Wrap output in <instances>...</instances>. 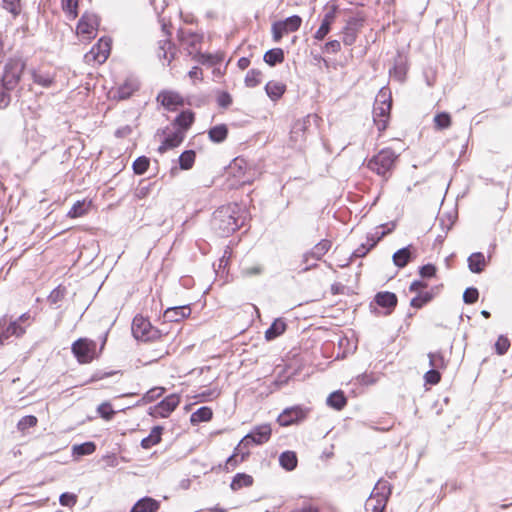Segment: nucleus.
Listing matches in <instances>:
<instances>
[{
    "label": "nucleus",
    "instance_id": "nucleus-24",
    "mask_svg": "<svg viewBox=\"0 0 512 512\" xmlns=\"http://www.w3.org/2000/svg\"><path fill=\"white\" fill-rule=\"evenodd\" d=\"M160 504L151 497H144L138 500L132 507L130 512H157Z\"/></svg>",
    "mask_w": 512,
    "mask_h": 512
},
{
    "label": "nucleus",
    "instance_id": "nucleus-12",
    "mask_svg": "<svg viewBox=\"0 0 512 512\" xmlns=\"http://www.w3.org/2000/svg\"><path fill=\"white\" fill-rule=\"evenodd\" d=\"M179 403V396L177 394H170L154 406L150 414L162 418L168 417L176 409Z\"/></svg>",
    "mask_w": 512,
    "mask_h": 512
},
{
    "label": "nucleus",
    "instance_id": "nucleus-13",
    "mask_svg": "<svg viewBox=\"0 0 512 512\" xmlns=\"http://www.w3.org/2000/svg\"><path fill=\"white\" fill-rule=\"evenodd\" d=\"M271 427L268 424L255 427L249 434H247L240 443L249 444L254 443L257 445L268 442L271 437Z\"/></svg>",
    "mask_w": 512,
    "mask_h": 512
},
{
    "label": "nucleus",
    "instance_id": "nucleus-32",
    "mask_svg": "<svg viewBox=\"0 0 512 512\" xmlns=\"http://www.w3.org/2000/svg\"><path fill=\"white\" fill-rule=\"evenodd\" d=\"M253 484V477L245 473H237L230 484L233 491H238L244 487H250Z\"/></svg>",
    "mask_w": 512,
    "mask_h": 512
},
{
    "label": "nucleus",
    "instance_id": "nucleus-11",
    "mask_svg": "<svg viewBox=\"0 0 512 512\" xmlns=\"http://www.w3.org/2000/svg\"><path fill=\"white\" fill-rule=\"evenodd\" d=\"M331 242L327 239H323L318 242L310 251L306 252L303 255V263L306 266L302 269L303 272H307L308 270L315 268L317 266L316 263L308 264L309 259L313 258L315 261H319L322 257L330 250Z\"/></svg>",
    "mask_w": 512,
    "mask_h": 512
},
{
    "label": "nucleus",
    "instance_id": "nucleus-17",
    "mask_svg": "<svg viewBox=\"0 0 512 512\" xmlns=\"http://www.w3.org/2000/svg\"><path fill=\"white\" fill-rule=\"evenodd\" d=\"M111 49V39L110 38H101L99 41L92 47V49L89 52V55L92 56V58L98 62L99 64L104 63L109 54Z\"/></svg>",
    "mask_w": 512,
    "mask_h": 512
},
{
    "label": "nucleus",
    "instance_id": "nucleus-9",
    "mask_svg": "<svg viewBox=\"0 0 512 512\" xmlns=\"http://www.w3.org/2000/svg\"><path fill=\"white\" fill-rule=\"evenodd\" d=\"M132 334L137 340L152 341L160 337V333L142 316H135L132 322Z\"/></svg>",
    "mask_w": 512,
    "mask_h": 512
},
{
    "label": "nucleus",
    "instance_id": "nucleus-47",
    "mask_svg": "<svg viewBox=\"0 0 512 512\" xmlns=\"http://www.w3.org/2000/svg\"><path fill=\"white\" fill-rule=\"evenodd\" d=\"M213 416V412L209 407H200L196 412L192 414V421L205 422L209 421Z\"/></svg>",
    "mask_w": 512,
    "mask_h": 512
},
{
    "label": "nucleus",
    "instance_id": "nucleus-53",
    "mask_svg": "<svg viewBox=\"0 0 512 512\" xmlns=\"http://www.w3.org/2000/svg\"><path fill=\"white\" fill-rule=\"evenodd\" d=\"M510 347V341L507 337L501 335L495 343V350L497 354L504 355Z\"/></svg>",
    "mask_w": 512,
    "mask_h": 512
},
{
    "label": "nucleus",
    "instance_id": "nucleus-41",
    "mask_svg": "<svg viewBox=\"0 0 512 512\" xmlns=\"http://www.w3.org/2000/svg\"><path fill=\"white\" fill-rule=\"evenodd\" d=\"M195 151L193 150H186L179 156V165L180 168L183 170H188L192 168L194 162H195Z\"/></svg>",
    "mask_w": 512,
    "mask_h": 512
},
{
    "label": "nucleus",
    "instance_id": "nucleus-60",
    "mask_svg": "<svg viewBox=\"0 0 512 512\" xmlns=\"http://www.w3.org/2000/svg\"><path fill=\"white\" fill-rule=\"evenodd\" d=\"M217 103L222 108H228L232 104V97L228 92H220L217 96Z\"/></svg>",
    "mask_w": 512,
    "mask_h": 512
},
{
    "label": "nucleus",
    "instance_id": "nucleus-14",
    "mask_svg": "<svg viewBox=\"0 0 512 512\" xmlns=\"http://www.w3.org/2000/svg\"><path fill=\"white\" fill-rule=\"evenodd\" d=\"M33 82L43 88H49L54 84L56 73L53 69L39 67L31 71Z\"/></svg>",
    "mask_w": 512,
    "mask_h": 512
},
{
    "label": "nucleus",
    "instance_id": "nucleus-56",
    "mask_svg": "<svg viewBox=\"0 0 512 512\" xmlns=\"http://www.w3.org/2000/svg\"><path fill=\"white\" fill-rule=\"evenodd\" d=\"M164 389L162 387H155L146 392L143 400L147 403L152 402L162 396Z\"/></svg>",
    "mask_w": 512,
    "mask_h": 512
},
{
    "label": "nucleus",
    "instance_id": "nucleus-52",
    "mask_svg": "<svg viewBox=\"0 0 512 512\" xmlns=\"http://www.w3.org/2000/svg\"><path fill=\"white\" fill-rule=\"evenodd\" d=\"M97 412L105 420H111L115 414L114 410L112 409L111 404L108 402H104V403L100 404L97 408Z\"/></svg>",
    "mask_w": 512,
    "mask_h": 512
},
{
    "label": "nucleus",
    "instance_id": "nucleus-25",
    "mask_svg": "<svg viewBox=\"0 0 512 512\" xmlns=\"http://www.w3.org/2000/svg\"><path fill=\"white\" fill-rule=\"evenodd\" d=\"M309 124V117L302 118L294 122L291 129V140L294 143H298L304 140L305 131Z\"/></svg>",
    "mask_w": 512,
    "mask_h": 512
},
{
    "label": "nucleus",
    "instance_id": "nucleus-29",
    "mask_svg": "<svg viewBox=\"0 0 512 512\" xmlns=\"http://www.w3.org/2000/svg\"><path fill=\"white\" fill-rule=\"evenodd\" d=\"M279 464L286 471H293L298 464L296 453L293 451L282 452L279 456Z\"/></svg>",
    "mask_w": 512,
    "mask_h": 512
},
{
    "label": "nucleus",
    "instance_id": "nucleus-50",
    "mask_svg": "<svg viewBox=\"0 0 512 512\" xmlns=\"http://www.w3.org/2000/svg\"><path fill=\"white\" fill-rule=\"evenodd\" d=\"M37 422H38V420L35 416L27 415V416L22 417L19 420V422L17 424V428L20 431H25L28 428L34 427L37 424Z\"/></svg>",
    "mask_w": 512,
    "mask_h": 512
},
{
    "label": "nucleus",
    "instance_id": "nucleus-33",
    "mask_svg": "<svg viewBox=\"0 0 512 512\" xmlns=\"http://www.w3.org/2000/svg\"><path fill=\"white\" fill-rule=\"evenodd\" d=\"M228 136V128L225 124H219L209 129L208 137L214 143H222Z\"/></svg>",
    "mask_w": 512,
    "mask_h": 512
},
{
    "label": "nucleus",
    "instance_id": "nucleus-10",
    "mask_svg": "<svg viewBox=\"0 0 512 512\" xmlns=\"http://www.w3.org/2000/svg\"><path fill=\"white\" fill-rule=\"evenodd\" d=\"M308 412V408L300 405L288 407L278 416L277 421L280 426H289L305 419Z\"/></svg>",
    "mask_w": 512,
    "mask_h": 512
},
{
    "label": "nucleus",
    "instance_id": "nucleus-21",
    "mask_svg": "<svg viewBox=\"0 0 512 512\" xmlns=\"http://www.w3.org/2000/svg\"><path fill=\"white\" fill-rule=\"evenodd\" d=\"M185 133L181 129L167 135L163 140L162 144L159 146L158 151L160 153H164L169 149H173L178 147L184 140Z\"/></svg>",
    "mask_w": 512,
    "mask_h": 512
},
{
    "label": "nucleus",
    "instance_id": "nucleus-30",
    "mask_svg": "<svg viewBox=\"0 0 512 512\" xmlns=\"http://www.w3.org/2000/svg\"><path fill=\"white\" fill-rule=\"evenodd\" d=\"M286 323L282 319H275L271 326L265 331V338L268 341L274 340L286 330Z\"/></svg>",
    "mask_w": 512,
    "mask_h": 512
},
{
    "label": "nucleus",
    "instance_id": "nucleus-16",
    "mask_svg": "<svg viewBox=\"0 0 512 512\" xmlns=\"http://www.w3.org/2000/svg\"><path fill=\"white\" fill-rule=\"evenodd\" d=\"M157 101L170 111H174L177 107L184 105L182 96L174 91H161L157 96Z\"/></svg>",
    "mask_w": 512,
    "mask_h": 512
},
{
    "label": "nucleus",
    "instance_id": "nucleus-23",
    "mask_svg": "<svg viewBox=\"0 0 512 512\" xmlns=\"http://www.w3.org/2000/svg\"><path fill=\"white\" fill-rule=\"evenodd\" d=\"M190 313L191 309L189 306L171 307L165 310L164 318L169 322H178L188 317Z\"/></svg>",
    "mask_w": 512,
    "mask_h": 512
},
{
    "label": "nucleus",
    "instance_id": "nucleus-48",
    "mask_svg": "<svg viewBox=\"0 0 512 512\" xmlns=\"http://www.w3.org/2000/svg\"><path fill=\"white\" fill-rule=\"evenodd\" d=\"M272 37L274 42H279L284 34L289 33L282 21H276L271 27Z\"/></svg>",
    "mask_w": 512,
    "mask_h": 512
},
{
    "label": "nucleus",
    "instance_id": "nucleus-58",
    "mask_svg": "<svg viewBox=\"0 0 512 512\" xmlns=\"http://www.w3.org/2000/svg\"><path fill=\"white\" fill-rule=\"evenodd\" d=\"M441 375L438 371V369L431 368L429 371L425 374V381L429 384L435 385L440 382Z\"/></svg>",
    "mask_w": 512,
    "mask_h": 512
},
{
    "label": "nucleus",
    "instance_id": "nucleus-19",
    "mask_svg": "<svg viewBox=\"0 0 512 512\" xmlns=\"http://www.w3.org/2000/svg\"><path fill=\"white\" fill-rule=\"evenodd\" d=\"M412 249V245H408L397 250L392 256L394 265L397 266L398 268H404L405 266H407L408 263L411 262L416 257Z\"/></svg>",
    "mask_w": 512,
    "mask_h": 512
},
{
    "label": "nucleus",
    "instance_id": "nucleus-28",
    "mask_svg": "<svg viewBox=\"0 0 512 512\" xmlns=\"http://www.w3.org/2000/svg\"><path fill=\"white\" fill-rule=\"evenodd\" d=\"M136 90H138V83L134 80H127L117 89L114 98L120 100L128 99Z\"/></svg>",
    "mask_w": 512,
    "mask_h": 512
},
{
    "label": "nucleus",
    "instance_id": "nucleus-6",
    "mask_svg": "<svg viewBox=\"0 0 512 512\" xmlns=\"http://www.w3.org/2000/svg\"><path fill=\"white\" fill-rule=\"evenodd\" d=\"M366 18V14L362 11H358L355 15L348 18L342 29L344 45L352 46L356 42L359 32L364 27Z\"/></svg>",
    "mask_w": 512,
    "mask_h": 512
},
{
    "label": "nucleus",
    "instance_id": "nucleus-18",
    "mask_svg": "<svg viewBox=\"0 0 512 512\" xmlns=\"http://www.w3.org/2000/svg\"><path fill=\"white\" fill-rule=\"evenodd\" d=\"M375 303L383 308H386V315L391 314L397 305V296L395 293L389 291L378 292L374 297Z\"/></svg>",
    "mask_w": 512,
    "mask_h": 512
},
{
    "label": "nucleus",
    "instance_id": "nucleus-38",
    "mask_svg": "<svg viewBox=\"0 0 512 512\" xmlns=\"http://www.w3.org/2000/svg\"><path fill=\"white\" fill-rule=\"evenodd\" d=\"M390 75L399 82H403L406 77L407 67L402 57H399V61L396 62L394 67L390 69Z\"/></svg>",
    "mask_w": 512,
    "mask_h": 512
},
{
    "label": "nucleus",
    "instance_id": "nucleus-63",
    "mask_svg": "<svg viewBox=\"0 0 512 512\" xmlns=\"http://www.w3.org/2000/svg\"><path fill=\"white\" fill-rule=\"evenodd\" d=\"M386 234L387 232L385 231H382L380 233L376 232L375 234H369L367 236V241L369 242L370 247H375L376 244L381 240V238H383Z\"/></svg>",
    "mask_w": 512,
    "mask_h": 512
},
{
    "label": "nucleus",
    "instance_id": "nucleus-44",
    "mask_svg": "<svg viewBox=\"0 0 512 512\" xmlns=\"http://www.w3.org/2000/svg\"><path fill=\"white\" fill-rule=\"evenodd\" d=\"M149 165V158L146 156H140L134 160L132 168L136 175H142L148 170Z\"/></svg>",
    "mask_w": 512,
    "mask_h": 512
},
{
    "label": "nucleus",
    "instance_id": "nucleus-51",
    "mask_svg": "<svg viewBox=\"0 0 512 512\" xmlns=\"http://www.w3.org/2000/svg\"><path fill=\"white\" fill-rule=\"evenodd\" d=\"M63 10L72 18L77 16L78 0H63Z\"/></svg>",
    "mask_w": 512,
    "mask_h": 512
},
{
    "label": "nucleus",
    "instance_id": "nucleus-3",
    "mask_svg": "<svg viewBox=\"0 0 512 512\" xmlns=\"http://www.w3.org/2000/svg\"><path fill=\"white\" fill-rule=\"evenodd\" d=\"M390 494L391 485L389 482L382 479L379 480L365 502V512H383Z\"/></svg>",
    "mask_w": 512,
    "mask_h": 512
},
{
    "label": "nucleus",
    "instance_id": "nucleus-59",
    "mask_svg": "<svg viewBox=\"0 0 512 512\" xmlns=\"http://www.w3.org/2000/svg\"><path fill=\"white\" fill-rule=\"evenodd\" d=\"M436 267L433 264H426L420 267L419 274L422 278H432L436 275Z\"/></svg>",
    "mask_w": 512,
    "mask_h": 512
},
{
    "label": "nucleus",
    "instance_id": "nucleus-7",
    "mask_svg": "<svg viewBox=\"0 0 512 512\" xmlns=\"http://www.w3.org/2000/svg\"><path fill=\"white\" fill-rule=\"evenodd\" d=\"M381 99L380 104L374 106L373 109V121L377 126V129L382 132L386 129L390 109H391V98L390 94H387L385 91H381L377 97V101Z\"/></svg>",
    "mask_w": 512,
    "mask_h": 512
},
{
    "label": "nucleus",
    "instance_id": "nucleus-26",
    "mask_svg": "<svg viewBox=\"0 0 512 512\" xmlns=\"http://www.w3.org/2000/svg\"><path fill=\"white\" fill-rule=\"evenodd\" d=\"M265 91H266L267 96L272 101H277L285 93L286 85L284 83H282V82H279V81H269L265 85Z\"/></svg>",
    "mask_w": 512,
    "mask_h": 512
},
{
    "label": "nucleus",
    "instance_id": "nucleus-22",
    "mask_svg": "<svg viewBox=\"0 0 512 512\" xmlns=\"http://www.w3.org/2000/svg\"><path fill=\"white\" fill-rule=\"evenodd\" d=\"M158 44H159V46H158L157 55H158L159 59L166 60L167 65H169L175 57V53H176L175 46L171 43V41L168 38L165 40H160L158 42Z\"/></svg>",
    "mask_w": 512,
    "mask_h": 512
},
{
    "label": "nucleus",
    "instance_id": "nucleus-40",
    "mask_svg": "<svg viewBox=\"0 0 512 512\" xmlns=\"http://www.w3.org/2000/svg\"><path fill=\"white\" fill-rule=\"evenodd\" d=\"M96 450V445L94 442H85L82 444L74 445L72 448L73 455L77 456H85L94 453Z\"/></svg>",
    "mask_w": 512,
    "mask_h": 512
},
{
    "label": "nucleus",
    "instance_id": "nucleus-34",
    "mask_svg": "<svg viewBox=\"0 0 512 512\" xmlns=\"http://www.w3.org/2000/svg\"><path fill=\"white\" fill-rule=\"evenodd\" d=\"M284 58V51L281 48L270 49L264 54L263 57L265 63L271 67L282 63L284 61Z\"/></svg>",
    "mask_w": 512,
    "mask_h": 512
},
{
    "label": "nucleus",
    "instance_id": "nucleus-37",
    "mask_svg": "<svg viewBox=\"0 0 512 512\" xmlns=\"http://www.w3.org/2000/svg\"><path fill=\"white\" fill-rule=\"evenodd\" d=\"M326 402L330 407L342 410L347 404V399L342 391H335L328 396Z\"/></svg>",
    "mask_w": 512,
    "mask_h": 512
},
{
    "label": "nucleus",
    "instance_id": "nucleus-35",
    "mask_svg": "<svg viewBox=\"0 0 512 512\" xmlns=\"http://www.w3.org/2000/svg\"><path fill=\"white\" fill-rule=\"evenodd\" d=\"M22 0H0V6L3 10L11 14L16 19L22 12Z\"/></svg>",
    "mask_w": 512,
    "mask_h": 512
},
{
    "label": "nucleus",
    "instance_id": "nucleus-8",
    "mask_svg": "<svg viewBox=\"0 0 512 512\" xmlns=\"http://www.w3.org/2000/svg\"><path fill=\"white\" fill-rule=\"evenodd\" d=\"M72 353L79 363H90L97 357L96 342L88 338H79L71 347Z\"/></svg>",
    "mask_w": 512,
    "mask_h": 512
},
{
    "label": "nucleus",
    "instance_id": "nucleus-5",
    "mask_svg": "<svg viewBox=\"0 0 512 512\" xmlns=\"http://www.w3.org/2000/svg\"><path fill=\"white\" fill-rule=\"evenodd\" d=\"M178 40L181 46L187 50L189 55H197L198 61L205 63L210 60L211 56L200 54V47L203 36L190 29H180L178 31Z\"/></svg>",
    "mask_w": 512,
    "mask_h": 512
},
{
    "label": "nucleus",
    "instance_id": "nucleus-55",
    "mask_svg": "<svg viewBox=\"0 0 512 512\" xmlns=\"http://www.w3.org/2000/svg\"><path fill=\"white\" fill-rule=\"evenodd\" d=\"M479 292L474 287L467 288L463 293V301L466 304H473L478 300Z\"/></svg>",
    "mask_w": 512,
    "mask_h": 512
},
{
    "label": "nucleus",
    "instance_id": "nucleus-45",
    "mask_svg": "<svg viewBox=\"0 0 512 512\" xmlns=\"http://www.w3.org/2000/svg\"><path fill=\"white\" fill-rule=\"evenodd\" d=\"M429 364L434 369H443L446 367V361L441 352H430L428 354Z\"/></svg>",
    "mask_w": 512,
    "mask_h": 512
},
{
    "label": "nucleus",
    "instance_id": "nucleus-64",
    "mask_svg": "<svg viewBox=\"0 0 512 512\" xmlns=\"http://www.w3.org/2000/svg\"><path fill=\"white\" fill-rule=\"evenodd\" d=\"M386 234L387 232L385 231H382L380 233L376 232L375 234H369L367 236V241L369 242L370 247H375L376 244L381 240V238H383Z\"/></svg>",
    "mask_w": 512,
    "mask_h": 512
},
{
    "label": "nucleus",
    "instance_id": "nucleus-46",
    "mask_svg": "<svg viewBox=\"0 0 512 512\" xmlns=\"http://www.w3.org/2000/svg\"><path fill=\"white\" fill-rule=\"evenodd\" d=\"M435 127L439 130L447 129L451 125V116L446 112H441L434 117Z\"/></svg>",
    "mask_w": 512,
    "mask_h": 512
},
{
    "label": "nucleus",
    "instance_id": "nucleus-27",
    "mask_svg": "<svg viewBox=\"0 0 512 512\" xmlns=\"http://www.w3.org/2000/svg\"><path fill=\"white\" fill-rule=\"evenodd\" d=\"M162 432L163 427L154 426L150 434L141 440V447L143 449H150L151 447L159 444L161 442Z\"/></svg>",
    "mask_w": 512,
    "mask_h": 512
},
{
    "label": "nucleus",
    "instance_id": "nucleus-57",
    "mask_svg": "<svg viewBox=\"0 0 512 512\" xmlns=\"http://www.w3.org/2000/svg\"><path fill=\"white\" fill-rule=\"evenodd\" d=\"M59 502L62 506L71 507L76 504L77 496L75 494L65 492L60 495Z\"/></svg>",
    "mask_w": 512,
    "mask_h": 512
},
{
    "label": "nucleus",
    "instance_id": "nucleus-54",
    "mask_svg": "<svg viewBox=\"0 0 512 512\" xmlns=\"http://www.w3.org/2000/svg\"><path fill=\"white\" fill-rule=\"evenodd\" d=\"M65 293H66V289L62 286H58L54 290L51 291V293L48 296V300L52 304H57L64 298Z\"/></svg>",
    "mask_w": 512,
    "mask_h": 512
},
{
    "label": "nucleus",
    "instance_id": "nucleus-49",
    "mask_svg": "<svg viewBox=\"0 0 512 512\" xmlns=\"http://www.w3.org/2000/svg\"><path fill=\"white\" fill-rule=\"evenodd\" d=\"M282 22L284 23L288 32H295L300 28L302 19L298 15H293L286 18L285 20H282Z\"/></svg>",
    "mask_w": 512,
    "mask_h": 512
},
{
    "label": "nucleus",
    "instance_id": "nucleus-31",
    "mask_svg": "<svg viewBox=\"0 0 512 512\" xmlns=\"http://www.w3.org/2000/svg\"><path fill=\"white\" fill-rule=\"evenodd\" d=\"M485 264V257L481 252L473 253L468 257V267L473 273H481Z\"/></svg>",
    "mask_w": 512,
    "mask_h": 512
},
{
    "label": "nucleus",
    "instance_id": "nucleus-39",
    "mask_svg": "<svg viewBox=\"0 0 512 512\" xmlns=\"http://www.w3.org/2000/svg\"><path fill=\"white\" fill-rule=\"evenodd\" d=\"M194 122V113L191 111L181 112L175 119V123L184 130H187Z\"/></svg>",
    "mask_w": 512,
    "mask_h": 512
},
{
    "label": "nucleus",
    "instance_id": "nucleus-20",
    "mask_svg": "<svg viewBox=\"0 0 512 512\" xmlns=\"http://www.w3.org/2000/svg\"><path fill=\"white\" fill-rule=\"evenodd\" d=\"M336 17V6H333L332 10L327 12L321 22L320 27L314 34V38L318 41L323 40L331 30V25Z\"/></svg>",
    "mask_w": 512,
    "mask_h": 512
},
{
    "label": "nucleus",
    "instance_id": "nucleus-43",
    "mask_svg": "<svg viewBox=\"0 0 512 512\" xmlns=\"http://www.w3.org/2000/svg\"><path fill=\"white\" fill-rule=\"evenodd\" d=\"M433 299V294L430 291L419 293L417 296L411 299L410 305L413 308H422L424 305L429 303Z\"/></svg>",
    "mask_w": 512,
    "mask_h": 512
},
{
    "label": "nucleus",
    "instance_id": "nucleus-15",
    "mask_svg": "<svg viewBox=\"0 0 512 512\" xmlns=\"http://www.w3.org/2000/svg\"><path fill=\"white\" fill-rule=\"evenodd\" d=\"M99 25L98 17L94 14H84L78 22L77 32L91 38Z\"/></svg>",
    "mask_w": 512,
    "mask_h": 512
},
{
    "label": "nucleus",
    "instance_id": "nucleus-2",
    "mask_svg": "<svg viewBox=\"0 0 512 512\" xmlns=\"http://www.w3.org/2000/svg\"><path fill=\"white\" fill-rule=\"evenodd\" d=\"M240 209L237 204H229L219 207L214 213L211 220V225L216 233L220 236H229L235 232L239 227V213Z\"/></svg>",
    "mask_w": 512,
    "mask_h": 512
},
{
    "label": "nucleus",
    "instance_id": "nucleus-42",
    "mask_svg": "<svg viewBox=\"0 0 512 512\" xmlns=\"http://www.w3.org/2000/svg\"><path fill=\"white\" fill-rule=\"evenodd\" d=\"M263 74L258 69H251L247 72L245 77V85L247 87L253 88L259 85L262 82Z\"/></svg>",
    "mask_w": 512,
    "mask_h": 512
},
{
    "label": "nucleus",
    "instance_id": "nucleus-36",
    "mask_svg": "<svg viewBox=\"0 0 512 512\" xmlns=\"http://www.w3.org/2000/svg\"><path fill=\"white\" fill-rule=\"evenodd\" d=\"M91 207V201L81 200L73 204L68 211L67 216L70 218H78L85 215Z\"/></svg>",
    "mask_w": 512,
    "mask_h": 512
},
{
    "label": "nucleus",
    "instance_id": "nucleus-4",
    "mask_svg": "<svg viewBox=\"0 0 512 512\" xmlns=\"http://www.w3.org/2000/svg\"><path fill=\"white\" fill-rule=\"evenodd\" d=\"M396 159L397 155L394 151L392 149L385 148L368 161L367 167L387 179L391 174Z\"/></svg>",
    "mask_w": 512,
    "mask_h": 512
},
{
    "label": "nucleus",
    "instance_id": "nucleus-1",
    "mask_svg": "<svg viewBox=\"0 0 512 512\" xmlns=\"http://www.w3.org/2000/svg\"><path fill=\"white\" fill-rule=\"evenodd\" d=\"M25 63L20 58L9 59L0 78V109H5L11 102V93L17 87Z\"/></svg>",
    "mask_w": 512,
    "mask_h": 512
},
{
    "label": "nucleus",
    "instance_id": "nucleus-61",
    "mask_svg": "<svg viewBox=\"0 0 512 512\" xmlns=\"http://www.w3.org/2000/svg\"><path fill=\"white\" fill-rule=\"evenodd\" d=\"M372 247H370V244L368 241L366 243H362L357 249L354 250L352 256L355 258H361L364 257Z\"/></svg>",
    "mask_w": 512,
    "mask_h": 512
},
{
    "label": "nucleus",
    "instance_id": "nucleus-62",
    "mask_svg": "<svg viewBox=\"0 0 512 512\" xmlns=\"http://www.w3.org/2000/svg\"><path fill=\"white\" fill-rule=\"evenodd\" d=\"M341 49V44L338 40H331L328 41L325 45L323 50L327 53H337Z\"/></svg>",
    "mask_w": 512,
    "mask_h": 512
}]
</instances>
